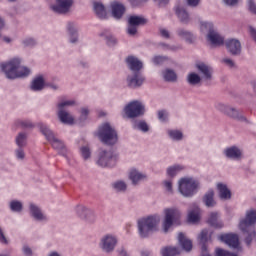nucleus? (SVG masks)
Wrapping results in <instances>:
<instances>
[{"instance_id": "nucleus-38", "label": "nucleus", "mask_w": 256, "mask_h": 256, "mask_svg": "<svg viewBox=\"0 0 256 256\" xmlns=\"http://www.w3.org/2000/svg\"><path fill=\"white\" fill-rule=\"evenodd\" d=\"M101 37H105L107 45L112 47L113 45H116L117 38L115 36L111 35L109 31H105L104 33L100 34Z\"/></svg>"}, {"instance_id": "nucleus-26", "label": "nucleus", "mask_w": 256, "mask_h": 256, "mask_svg": "<svg viewBox=\"0 0 256 256\" xmlns=\"http://www.w3.org/2000/svg\"><path fill=\"white\" fill-rule=\"evenodd\" d=\"M217 190L219 192L220 199H222L223 201H227V200L231 199V190H229V188H227L226 184L218 183Z\"/></svg>"}, {"instance_id": "nucleus-56", "label": "nucleus", "mask_w": 256, "mask_h": 256, "mask_svg": "<svg viewBox=\"0 0 256 256\" xmlns=\"http://www.w3.org/2000/svg\"><path fill=\"white\" fill-rule=\"evenodd\" d=\"M127 33H128V35H135L137 33V26L128 23Z\"/></svg>"}, {"instance_id": "nucleus-5", "label": "nucleus", "mask_w": 256, "mask_h": 256, "mask_svg": "<svg viewBox=\"0 0 256 256\" xmlns=\"http://www.w3.org/2000/svg\"><path fill=\"white\" fill-rule=\"evenodd\" d=\"M199 187H201L199 180L185 177L180 179L178 189L183 197H193L199 191Z\"/></svg>"}, {"instance_id": "nucleus-23", "label": "nucleus", "mask_w": 256, "mask_h": 256, "mask_svg": "<svg viewBox=\"0 0 256 256\" xmlns=\"http://www.w3.org/2000/svg\"><path fill=\"white\" fill-rule=\"evenodd\" d=\"M201 219V209L197 204H193V210L188 213V223H199Z\"/></svg>"}, {"instance_id": "nucleus-18", "label": "nucleus", "mask_w": 256, "mask_h": 256, "mask_svg": "<svg viewBox=\"0 0 256 256\" xmlns=\"http://www.w3.org/2000/svg\"><path fill=\"white\" fill-rule=\"evenodd\" d=\"M112 16L114 19H121L125 13V6L117 1H114L110 4Z\"/></svg>"}, {"instance_id": "nucleus-34", "label": "nucleus", "mask_w": 256, "mask_h": 256, "mask_svg": "<svg viewBox=\"0 0 256 256\" xmlns=\"http://www.w3.org/2000/svg\"><path fill=\"white\" fill-rule=\"evenodd\" d=\"M197 69L201 71L205 79H211L213 69L205 64H198Z\"/></svg>"}, {"instance_id": "nucleus-53", "label": "nucleus", "mask_w": 256, "mask_h": 256, "mask_svg": "<svg viewBox=\"0 0 256 256\" xmlns=\"http://www.w3.org/2000/svg\"><path fill=\"white\" fill-rule=\"evenodd\" d=\"M22 253L24 256H33V250L31 247H29V245H24L22 247Z\"/></svg>"}, {"instance_id": "nucleus-37", "label": "nucleus", "mask_w": 256, "mask_h": 256, "mask_svg": "<svg viewBox=\"0 0 256 256\" xmlns=\"http://www.w3.org/2000/svg\"><path fill=\"white\" fill-rule=\"evenodd\" d=\"M176 15L180 18V21H182V23H187L189 21V14L186 10H184V8H176Z\"/></svg>"}, {"instance_id": "nucleus-2", "label": "nucleus", "mask_w": 256, "mask_h": 256, "mask_svg": "<svg viewBox=\"0 0 256 256\" xmlns=\"http://www.w3.org/2000/svg\"><path fill=\"white\" fill-rule=\"evenodd\" d=\"M256 223V210L251 209L246 212V217L240 220L239 229L245 234L246 236V243L251 245L253 241V237H255V225Z\"/></svg>"}, {"instance_id": "nucleus-35", "label": "nucleus", "mask_w": 256, "mask_h": 256, "mask_svg": "<svg viewBox=\"0 0 256 256\" xmlns=\"http://www.w3.org/2000/svg\"><path fill=\"white\" fill-rule=\"evenodd\" d=\"M128 23L137 27L138 25H145L147 20L141 16H130Z\"/></svg>"}, {"instance_id": "nucleus-52", "label": "nucleus", "mask_w": 256, "mask_h": 256, "mask_svg": "<svg viewBox=\"0 0 256 256\" xmlns=\"http://www.w3.org/2000/svg\"><path fill=\"white\" fill-rule=\"evenodd\" d=\"M152 61L154 65H161V63H165V61H167V57L155 56Z\"/></svg>"}, {"instance_id": "nucleus-10", "label": "nucleus", "mask_w": 256, "mask_h": 256, "mask_svg": "<svg viewBox=\"0 0 256 256\" xmlns=\"http://www.w3.org/2000/svg\"><path fill=\"white\" fill-rule=\"evenodd\" d=\"M119 239L115 234H105L101 237L99 247L104 253H113L115 247H117Z\"/></svg>"}, {"instance_id": "nucleus-44", "label": "nucleus", "mask_w": 256, "mask_h": 256, "mask_svg": "<svg viewBox=\"0 0 256 256\" xmlns=\"http://www.w3.org/2000/svg\"><path fill=\"white\" fill-rule=\"evenodd\" d=\"M16 145H18V147H25V145H27V134H18V136L16 137Z\"/></svg>"}, {"instance_id": "nucleus-30", "label": "nucleus", "mask_w": 256, "mask_h": 256, "mask_svg": "<svg viewBox=\"0 0 256 256\" xmlns=\"http://www.w3.org/2000/svg\"><path fill=\"white\" fill-rule=\"evenodd\" d=\"M94 12L96 13L99 19H106L107 18V10L105 6L101 2H94Z\"/></svg>"}, {"instance_id": "nucleus-49", "label": "nucleus", "mask_w": 256, "mask_h": 256, "mask_svg": "<svg viewBox=\"0 0 256 256\" xmlns=\"http://www.w3.org/2000/svg\"><path fill=\"white\" fill-rule=\"evenodd\" d=\"M216 256H237V254L230 253L227 250H223L221 248L216 249Z\"/></svg>"}, {"instance_id": "nucleus-32", "label": "nucleus", "mask_w": 256, "mask_h": 256, "mask_svg": "<svg viewBox=\"0 0 256 256\" xmlns=\"http://www.w3.org/2000/svg\"><path fill=\"white\" fill-rule=\"evenodd\" d=\"M162 76L164 81H168L169 83H174L177 81V73L171 69H166L162 72Z\"/></svg>"}, {"instance_id": "nucleus-43", "label": "nucleus", "mask_w": 256, "mask_h": 256, "mask_svg": "<svg viewBox=\"0 0 256 256\" xmlns=\"http://www.w3.org/2000/svg\"><path fill=\"white\" fill-rule=\"evenodd\" d=\"M133 127L138 129V131H143V133H147V131H149V125H147L145 121H136L134 122Z\"/></svg>"}, {"instance_id": "nucleus-29", "label": "nucleus", "mask_w": 256, "mask_h": 256, "mask_svg": "<svg viewBox=\"0 0 256 256\" xmlns=\"http://www.w3.org/2000/svg\"><path fill=\"white\" fill-rule=\"evenodd\" d=\"M45 88V78L37 76L31 83L30 89L32 91H43Z\"/></svg>"}, {"instance_id": "nucleus-6", "label": "nucleus", "mask_w": 256, "mask_h": 256, "mask_svg": "<svg viewBox=\"0 0 256 256\" xmlns=\"http://www.w3.org/2000/svg\"><path fill=\"white\" fill-rule=\"evenodd\" d=\"M40 131L46 137L47 141L51 143L53 149H56V151L63 157H67V148H65V144L53 134V131H51L46 124L40 125Z\"/></svg>"}, {"instance_id": "nucleus-7", "label": "nucleus", "mask_w": 256, "mask_h": 256, "mask_svg": "<svg viewBox=\"0 0 256 256\" xmlns=\"http://www.w3.org/2000/svg\"><path fill=\"white\" fill-rule=\"evenodd\" d=\"M200 31H202V33H208L207 41L213 45V47H219L225 43V38L213 29V23L211 22H201Z\"/></svg>"}, {"instance_id": "nucleus-47", "label": "nucleus", "mask_w": 256, "mask_h": 256, "mask_svg": "<svg viewBox=\"0 0 256 256\" xmlns=\"http://www.w3.org/2000/svg\"><path fill=\"white\" fill-rule=\"evenodd\" d=\"M17 127H21L22 129H29L33 127V123L29 120H17L16 121Z\"/></svg>"}, {"instance_id": "nucleus-59", "label": "nucleus", "mask_w": 256, "mask_h": 256, "mask_svg": "<svg viewBox=\"0 0 256 256\" xmlns=\"http://www.w3.org/2000/svg\"><path fill=\"white\" fill-rule=\"evenodd\" d=\"M147 0H129V2L131 3V5H133V7H138V5H141L142 3H146Z\"/></svg>"}, {"instance_id": "nucleus-24", "label": "nucleus", "mask_w": 256, "mask_h": 256, "mask_svg": "<svg viewBox=\"0 0 256 256\" xmlns=\"http://www.w3.org/2000/svg\"><path fill=\"white\" fill-rule=\"evenodd\" d=\"M178 242L184 251L189 252L191 251V249H193V242L185 237V234H183V232H180L178 234Z\"/></svg>"}, {"instance_id": "nucleus-54", "label": "nucleus", "mask_w": 256, "mask_h": 256, "mask_svg": "<svg viewBox=\"0 0 256 256\" xmlns=\"http://www.w3.org/2000/svg\"><path fill=\"white\" fill-rule=\"evenodd\" d=\"M248 9H249L250 13H253L254 15H256V4H255V1L248 0Z\"/></svg>"}, {"instance_id": "nucleus-4", "label": "nucleus", "mask_w": 256, "mask_h": 256, "mask_svg": "<svg viewBox=\"0 0 256 256\" xmlns=\"http://www.w3.org/2000/svg\"><path fill=\"white\" fill-rule=\"evenodd\" d=\"M96 135L105 145H115V143H117L119 140L117 131L115 128H113V126H111V124L107 122L99 127Z\"/></svg>"}, {"instance_id": "nucleus-12", "label": "nucleus", "mask_w": 256, "mask_h": 256, "mask_svg": "<svg viewBox=\"0 0 256 256\" xmlns=\"http://www.w3.org/2000/svg\"><path fill=\"white\" fill-rule=\"evenodd\" d=\"M97 165L99 167H115L117 165V155L111 151L101 150L98 155Z\"/></svg>"}, {"instance_id": "nucleus-39", "label": "nucleus", "mask_w": 256, "mask_h": 256, "mask_svg": "<svg viewBox=\"0 0 256 256\" xmlns=\"http://www.w3.org/2000/svg\"><path fill=\"white\" fill-rule=\"evenodd\" d=\"M187 81L190 85H199V83H201V76L197 73H190L187 77Z\"/></svg>"}, {"instance_id": "nucleus-27", "label": "nucleus", "mask_w": 256, "mask_h": 256, "mask_svg": "<svg viewBox=\"0 0 256 256\" xmlns=\"http://www.w3.org/2000/svg\"><path fill=\"white\" fill-rule=\"evenodd\" d=\"M207 223L215 229H221L223 227V222L219 221V213L217 212L210 213Z\"/></svg>"}, {"instance_id": "nucleus-33", "label": "nucleus", "mask_w": 256, "mask_h": 256, "mask_svg": "<svg viewBox=\"0 0 256 256\" xmlns=\"http://www.w3.org/2000/svg\"><path fill=\"white\" fill-rule=\"evenodd\" d=\"M179 253H181V251L177 247L166 246L161 249L162 256H176L179 255Z\"/></svg>"}, {"instance_id": "nucleus-11", "label": "nucleus", "mask_w": 256, "mask_h": 256, "mask_svg": "<svg viewBox=\"0 0 256 256\" xmlns=\"http://www.w3.org/2000/svg\"><path fill=\"white\" fill-rule=\"evenodd\" d=\"M124 112L130 119L141 117L145 114V105L140 101H132L125 106Z\"/></svg>"}, {"instance_id": "nucleus-61", "label": "nucleus", "mask_w": 256, "mask_h": 256, "mask_svg": "<svg viewBox=\"0 0 256 256\" xmlns=\"http://www.w3.org/2000/svg\"><path fill=\"white\" fill-rule=\"evenodd\" d=\"M160 35L164 37V39H169V31L165 29H160Z\"/></svg>"}, {"instance_id": "nucleus-19", "label": "nucleus", "mask_w": 256, "mask_h": 256, "mask_svg": "<svg viewBox=\"0 0 256 256\" xmlns=\"http://www.w3.org/2000/svg\"><path fill=\"white\" fill-rule=\"evenodd\" d=\"M226 48L231 55H239L241 53V42L237 39L226 41Z\"/></svg>"}, {"instance_id": "nucleus-22", "label": "nucleus", "mask_w": 256, "mask_h": 256, "mask_svg": "<svg viewBox=\"0 0 256 256\" xmlns=\"http://www.w3.org/2000/svg\"><path fill=\"white\" fill-rule=\"evenodd\" d=\"M67 31H68L70 43H77L79 39V35L77 34V31H78L77 24L73 22H69L67 25Z\"/></svg>"}, {"instance_id": "nucleus-36", "label": "nucleus", "mask_w": 256, "mask_h": 256, "mask_svg": "<svg viewBox=\"0 0 256 256\" xmlns=\"http://www.w3.org/2000/svg\"><path fill=\"white\" fill-rule=\"evenodd\" d=\"M183 166L181 165H173L167 168V175L168 177H175L178 173H181L183 171Z\"/></svg>"}, {"instance_id": "nucleus-41", "label": "nucleus", "mask_w": 256, "mask_h": 256, "mask_svg": "<svg viewBox=\"0 0 256 256\" xmlns=\"http://www.w3.org/2000/svg\"><path fill=\"white\" fill-rule=\"evenodd\" d=\"M113 189H114V191H117L118 193L127 191V183H125L122 180H118L113 183Z\"/></svg>"}, {"instance_id": "nucleus-25", "label": "nucleus", "mask_w": 256, "mask_h": 256, "mask_svg": "<svg viewBox=\"0 0 256 256\" xmlns=\"http://www.w3.org/2000/svg\"><path fill=\"white\" fill-rule=\"evenodd\" d=\"M30 213L36 221H47V216L44 215L41 208L35 204H30Z\"/></svg>"}, {"instance_id": "nucleus-40", "label": "nucleus", "mask_w": 256, "mask_h": 256, "mask_svg": "<svg viewBox=\"0 0 256 256\" xmlns=\"http://www.w3.org/2000/svg\"><path fill=\"white\" fill-rule=\"evenodd\" d=\"M168 135L173 141H181L183 139V132L179 130H168Z\"/></svg>"}, {"instance_id": "nucleus-60", "label": "nucleus", "mask_w": 256, "mask_h": 256, "mask_svg": "<svg viewBox=\"0 0 256 256\" xmlns=\"http://www.w3.org/2000/svg\"><path fill=\"white\" fill-rule=\"evenodd\" d=\"M87 115H89V109L88 108H82L81 109V119H87Z\"/></svg>"}, {"instance_id": "nucleus-45", "label": "nucleus", "mask_w": 256, "mask_h": 256, "mask_svg": "<svg viewBox=\"0 0 256 256\" xmlns=\"http://www.w3.org/2000/svg\"><path fill=\"white\" fill-rule=\"evenodd\" d=\"M162 186L168 195L173 194V180H164Z\"/></svg>"}, {"instance_id": "nucleus-50", "label": "nucleus", "mask_w": 256, "mask_h": 256, "mask_svg": "<svg viewBox=\"0 0 256 256\" xmlns=\"http://www.w3.org/2000/svg\"><path fill=\"white\" fill-rule=\"evenodd\" d=\"M37 44V41H35V39L28 37L26 39L23 40V45H25V47H33Z\"/></svg>"}, {"instance_id": "nucleus-42", "label": "nucleus", "mask_w": 256, "mask_h": 256, "mask_svg": "<svg viewBox=\"0 0 256 256\" xmlns=\"http://www.w3.org/2000/svg\"><path fill=\"white\" fill-rule=\"evenodd\" d=\"M178 35L179 37H182V39H185L186 41H188V43L193 42V34H191V32L187 30H183V29L178 30Z\"/></svg>"}, {"instance_id": "nucleus-16", "label": "nucleus", "mask_w": 256, "mask_h": 256, "mask_svg": "<svg viewBox=\"0 0 256 256\" xmlns=\"http://www.w3.org/2000/svg\"><path fill=\"white\" fill-rule=\"evenodd\" d=\"M216 109L228 115V117H232V119H240L239 111L231 106L225 105L223 103L216 104Z\"/></svg>"}, {"instance_id": "nucleus-55", "label": "nucleus", "mask_w": 256, "mask_h": 256, "mask_svg": "<svg viewBox=\"0 0 256 256\" xmlns=\"http://www.w3.org/2000/svg\"><path fill=\"white\" fill-rule=\"evenodd\" d=\"M16 158L20 159L21 161H23V159H25V151H23L22 147H19L16 150Z\"/></svg>"}, {"instance_id": "nucleus-8", "label": "nucleus", "mask_w": 256, "mask_h": 256, "mask_svg": "<svg viewBox=\"0 0 256 256\" xmlns=\"http://www.w3.org/2000/svg\"><path fill=\"white\" fill-rule=\"evenodd\" d=\"M164 221H163V231L167 233L173 225H179V219H181V212L175 208H166L164 210Z\"/></svg>"}, {"instance_id": "nucleus-15", "label": "nucleus", "mask_w": 256, "mask_h": 256, "mask_svg": "<svg viewBox=\"0 0 256 256\" xmlns=\"http://www.w3.org/2000/svg\"><path fill=\"white\" fill-rule=\"evenodd\" d=\"M219 240L229 245L232 249H239V236L237 234H222L219 236Z\"/></svg>"}, {"instance_id": "nucleus-58", "label": "nucleus", "mask_w": 256, "mask_h": 256, "mask_svg": "<svg viewBox=\"0 0 256 256\" xmlns=\"http://www.w3.org/2000/svg\"><path fill=\"white\" fill-rule=\"evenodd\" d=\"M0 243L2 245H7L8 241L7 238L5 237V234H3V230L0 228Z\"/></svg>"}, {"instance_id": "nucleus-3", "label": "nucleus", "mask_w": 256, "mask_h": 256, "mask_svg": "<svg viewBox=\"0 0 256 256\" xmlns=\"http://www.w3.org/2000/svg\"><path fill=\"white\" fill-rule=\"evenodd\" d=\"M161 221V217L158 215L148 216L138 220V233L140 237H149L150 233L157 231V225Z\"/></svg>"}, {"instance_id": "nucleus-62", "label": "nucleus", "mask_w": 256, "mask_h": 256, "mask_svg": "<svg viewBox=\"0 0 256 256\" xmlns=\"http://www.w3.org/2000/svg\"><path fill=\"white\" fill-rule=\"evenodd\" d=\"M199 1L200 0H187V3L190 7H197V5H199Z\"/></svg>"}, {"instance_id": "nucleus-51", "label": "nucleus", "mask_w": 256, "mask_h": 256, "mask_svg": "<svg viewBox=\"0 0 256 256\" xmlns=\"http://www.w3.org/2000/svg\"><path fill=\"white\" fill-rule=\"evenodd\" d=\"M169 118V112L167 110H160L158 111V119L159 121H165Z\"/></svg>"}, {"instance_id": "nucleus-46", "label": "nucleus", "mask_w": 256, "mask_h": 256, "mask_svg": "<svg viewBox=\"0 0 256 256\" xmlns=\"http://www.w3.org/2000/svg\"><path fill=\"white\" fill-rule=\"evenodd\" d=\"M10 209L11 211L19 213V211L23 209V204L20 201L13 200L12 202H10Z\"/></svg>"}, {"instance_id": "nucleus-57", "label": "nucleus", "mask_w": 256, "mask_h": 256, "mask_svg": "<svg viewBox=\"0 0 256 256\" xmlns=\"http://www.w3.org/2000/svg\"><path fill=\"white\" fill-rule=\"evenodd\" d=\"M222 63H224V65H226L227 67H230V68L235 67V62H233V60H231L229 58H224L222 60Z\"/></svg>"}, {"instance_id": "nucleus-14", "label": "nucleus", "mask_w": 256, "mask_h": 256, "mask_svg": "<svg viewBox=\"0 0 256 256\" xmlns=\"http://www.w3.org/2000/svg\"><path fill=\"white\" fill-rule=\"evenodd\" d=\"M145 82V77L141 75L139 72H135L132 75H128L127 77V85L131 89H136V87H141Z\"/></svg>"}, {"instance_id": "nucleus-64", "label": "nucleus", "mask_w": 256, "mask_h": 256, "mask_svg": "<svg viewBox=\"0 0 256 256\" xmlns=\"http://www.w3.org/2000/svg\"><path fill=\"white\" fill-rule=\"evenodd\" d=\"M48 256H61V254H59V252H50Z\"/></svg>"}, {"instance_id": "nucleus-13", "label": "nucleus", "mask_w": 256, "mask_h": 256, "mask_svg": "<svg viewBox=\"0 0 256 256\" xmlns=\"http://www.w3.org/2000/svg\"><path fill=\"white\" fill-rule=\"evenodd\" d=\"M73 7V0H56V4L51 6L54 13L65 14L71 11Z\"/></svg>"}, {"instance_id": "nucleus-48", "label": "nucleus", "mask_w": 256, "mask_h": 256, "mask_svg": "<svg viewBox=\"0 0 256 256\" xmlns=\"http://www.w3.org/2000/svg\"><path fill=\"white\" fill-rule=\"evenodd\" d=\"M80 153L85 161L91 157V149L89 146H83L80 148Z\"/></svg>"}, {"instance_id": "nucleus-1", "label": "nucleus", "mask_w": 256, "mask_h": 256, "mask_svg": "<svg viewBox=\"0 0 256 256\" xmlns=\"http://www.w3.org/2000/svg\"><path fill=\"white\" fill-rule=\"evenodd\" d=\"M7 79H20L31 75V68L21 66V58L14 57L0 65Z\"/></svg>"}, {"instance_id": "nucleus-17", "label": "nucleus", "mask_w": 256, "mask_h": 256, "mask_svg": "<svg viewBox=\"0 0 256 256\" xmlns=\"http://www.w3.org/2000/svg\"><path fill=\"white\" fill-rule=\"evenodd\" d=\"M76 213L81 219H86L87 221H95V214L93 211L83 205L76 207Z\"/></svg>"}, {"instance_id": "nucleus-31", "label": "nucleus", "mask_w": 256, "mask_h": 256, "mask_svg": "<svg viewBox=\"0 0 256 256\" xmlns=\"http://www.w3.org/2000/svg\"><path fill=\"white\" fill-rule=\"evenodd\" d=\"M215 192L213 189L208 190V192L204 195L203 202L206 207H215Z\"/></svg>"}, {"instance_id": "nucleus-21", "label": "nucleus", "mask_w": 256, "mask_h": 256, "mask_svg": "<svg viewBox=\"0 0 256 256\" xmlns=\"http://www.w3.org/2000/svg\"><path fill=\"white\" fill-rule=\"evenodd\" d=\"M126 63L129 67V69H131V71H134V73L139 72V71H141V69H143V62L138 60L137 57H135V56H129L126 59Z\"/></svg>"}, {"instance_id": "nucleus-28", "label": "nucleus", "mask_w": 256, "mask_h": 256, "mask_svg": "<svg viewBox=\"0 0 256 256\" xmlns=\"http://www.w3.org/2000/svg\"><path fill=\"white\" fill-rule=\"evenodd\" d=\"M129 179L134 185H137L139 181H144V179H147V175L139 172L137 169H132L129 174Z\"/></svg>"}, {"instance_id": "nucleus-20", "label": "nucleus", "mask_w": 256, "mask_h": 256, "mask_svg": "<svg viewBox=\"0 0 256 256\" xmlns=\"http://www.w3.org/2000/svg\"><path fill=\"white\" fill-rule=\"evenodd\" d=\"M224 154L228 159H234V161H237L241 159L243 152H241V149H239L237 146H232L226 148L224 150Z\"/></svg>"}, {"instance_id": "nucleus-9", "label": "nucleus", "mask_w": 256, "mask_h": 256, "mask_svg": "<svg viewBox=\"0 0 256 256\" xmlns=\"http://www.w3.org/2000/svg\"><path fill=\"white\" fill-rule=\"evenodd\" d=\"M73 105H75V100H61L58 103V118L61 123H64L65 125H73L75 123V118H73L69 112L63 110L65 107H71Z\"/></svg>"}, {"instance_id": "nucleus-63", "label": "nucleus", "mask_w": 256, "mask_h": 256, "mask_svg": "<svg viewBox=\"0 0 256 256\" xmlns=\"http://www.w3.org/2000/svg\"><path fill=\"white\" fill-rule=\"evenodd\" d=\"M239 0H224V3H226V5H230V6H233V5H237Z\"/></svg>"}]
</instances>
